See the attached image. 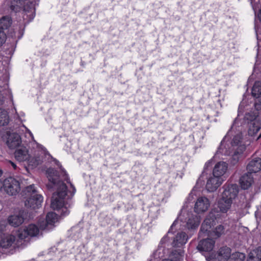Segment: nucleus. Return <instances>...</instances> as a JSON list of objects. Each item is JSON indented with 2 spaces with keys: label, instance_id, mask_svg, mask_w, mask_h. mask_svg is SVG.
<instances>
[{
  "label": "nucleus",
  "instance_id": "nucleus-1",
  "mask_svg": "<svg viewBox=\"0 0 261 261\" xmlns=\"http://www.w3.org/2000/svg\"><path fill=\"white\" fill-rule=\"evenodd\" d=\"M46 172L49 181V183L46 185L47 189L56 190V192L53 193L52 196L51 207L54 210H61V216H65L69 213V211L65 206L64 199L66 196L71 198L75 191V189L71 184V186L73 187V191L70 195H67V186L60 179L58 172L54 168H48Z\"/></svg>",
  "mask_w": 261,
  "mask_h": 261
},
{
  "label": "nucleus",
  "instance_id": "nucleus-2",
  "mask_svg": "<svg viewBox=\"0 0 261 261\" xmlns=\"http://www.w3.org/2000/svg\"><path fill=\"white\" fill-rule=\"evenodd\" d=\"M25 199V206L31 209L38 208L43 201L42 196L37 193L33 185L27 187L22 192Z\"/></svg>",
  "mask_w": 261,
  "mask_h": 261
},
{
  "label": "nucleus",
  "instance_id": "nucleus-3",
  "mask_svg": "<svg viewBox=\"0 0 261 261\" xmlns=\"http://www.w3.org/2000/svg\"><path fill=\"white\" fill-rule=\"evenodd\" d=\"M0 139L10 149H14L21 144L20 136L16 132L8 128L0 130Z\"/></svg>",
  "mask_w": 261,
  "mask_h": 261
},
{
  "label": "nucleus",
  "instance_id": "nucleus-4",
  "mask_svg": "<svg viewBox=\"0 0 261 261\" xmlns=\"http://www.w3.org/2000/svg\"><path fill=\"white\" fill-rule=\"evenodd\" d=\"M28 0H12L10 5V8L12 11L15 13L19 12L23 9L24 14L23 17L27 18L29 17L33 19L35 16V6L33 3L28 2L25 5V2Z\"/></svg>",
  "mask_w": 261,
  "mask_h": 261
},
{
  "label": "nucleus",
  "instance_id": "nucleus-5",
  "mask_svg": "<svg viewBox=\"0 0 261 261\" xmlns=\"http://www.w3.org/2000/svg\"><path fill=\"white\" fill-rule=\"evenodd\" d=\"M5 191L10 195H15L20 191V183L12 177L5 179L3 183Z\"/></svg>",
  "mask_w": 261,
  "mask_h": 261
},
{
  "label": "nucleus",
  "instance_id": "nucleus-6",
  "mask_svg": "<svg viewBox=\"0 0 261 261\" xmlns=\"http://www.w3.org/2000/svg\"><path fill=\"white\" fill-rule=\"evenodd\" d=\"M58 221V215L54 212L48 213L46 220L39 222L40 228L42 230H50L54 227V224Z\"/></svg>",
  "mask_w": 261,
  "mask_h": 261
},
{
  "label": "nucleus",
  "instance_id": "nucleus-7",
  "mask_svg": "<svg viewBox=\"0 0 261 261\" xmlns=\"http://www.w3.org/2000/svg\"><path fill=\"white\" fill-rule=\"evenodd\" d=\"M39 232L38 227L35 224H30L23 229L18 231V237L20 240H23L28 236L35 237Z\"/></svg>",
  "mask_w": 261,
  "mask_h": 261
},
{
  "label": "nucleus",
  "instance_id": "nucleus-8",
  "mask_svg": "<svg viewBox=\"0 0 261 261\" xmlns=\"http://www.w3.org/2000/svg\"><path fill=\"white\" fill-rule=\"evenodd\" d=\"M224 191L222 194V197L227 199L231 200L234 199L237 196L238 192V186L236 184L228 185L224 186Z\"/></svg>",
  "mask_w": 261,
  "mask_h": 261
},
{
  "label": "nucleus",
  "instance_id": "nucleus-9",
  "mask_svg": "<svg viewBox=\"0 0 261 261\" xmlns=\"http://www.w3.org/2000/svg\"><path fill=\"white\" fill-rule=\"evenodd\" d=\"M26 217L27 213L24 210H21L18 214L9 217L8 222L12 226L18 227L23 223Z\"/></svg>",
  "mask_w": 261,
  "mask_h": 261
},
{
  "label": "nucleus",
  "instance_id": "nucleus-10",
  "mask_svg": "<svg viewBox=\"0 0 261 261\" xmlns=\"http://www.w3.org/2000/svg\"><path fill=\"white\" fill-rule=\"evenodd\" d=\"M223 181L222 177H219L213 175L207 179L206 189L210 192H214L221 186Z\"/></svg>",
  "mask_w": 261,
  "mask_h": 261
},
{
  "label": "nucleus",
  "instance_id": "nucleus-11",
  "mask_svg": "<svg viewBox=\"0 0 261 261\" xmlns=\"http://www.w3.org/2000/svg\"><path fill=\"white\" fill-rule=\"evenodd\" d=\"M209 200L205 197H201L197 199L194 206V211L197 213L206 211L210 207Z\"/></svg>",
  "mask_w": 261,
  "mask_h": 261
},
{
  "label": "nucleus",
  "instance_id": "nucleus-12",
  "mask_svg": "<svg viewBox=\"0 0 261 261\" xmlns=\"http://www.w3.org/2000/svg\"><path fill=\"white\" fill-rule=\"evenodd\" d=\"M216 217L213 213H210L202 223L200 231L206 233L210 231L212 226L215 224Z\"/></svg>",
  "mask_w": 261,
  "mask_h": 261
},
{
  "label": "nucleus",
  "instance_id": "nucleus-13",
  "mask_svg": "<svg viewBox=\"0 0 261 261\" xmlns=\"http://www.w3.org/2000/svg\"><path fill=\"white\" fill-rule=\"evenodd\" d=\"M215 242L212 239H205L200 241L197 248L200 251L209 252L213 250Z\"/></svg>",
  "mask_w": 261,
  "mask_h": 261
},
{
  "label": "nucleus",
  "instance_id": "nucleus-14",
  "mask_svg": "<svg viewBox=\"0 0 261 261\" xmlns=\"http://www.w3.org/2000/svg\"><path fill=\"white\" fill-rule=\"evenodd\" d=\"M231 254V250L230 248L224 246L219 249L216 255V261L229 260Z\"/></svg>",
  "mask_w": 261,
  "mask_h": 261
},
{
  "label": "nucleus",
  "instance_id": "nucleus-15",
  "mask_svg": "<svg viewBox=\"0 0 261 261\" xmlns=\"http://www.w3.org/2000/svg\"><path fill=\"white\" fill-rule=\"evenodd\" d=\"M227 164L224 162H218L214 166L213 170V175L219 177L222 176L225 173L227 170Z\"/></svg>",
  "mask_w": 261,
  "mask_h": 261
},
{
  "label": "nucleus",
  "instance_id": "nucleus-16",
  "mask_svg": "<svg viewBox=\"0 0 261 261\" xmlns=\"http://www.w3.org/2000/svg\"><path fill=\"white\" fill-rule=\"evenodd\" d=\"M15 159L19 162L27 161L30 158L28 150L25 147L20 146L14 152Z\"/></svg>",
  "mask_w": 261,
  "mask_h": 261
},
{
  "label": "nucleus",
  "instance_id": "nucleus-17",
  "mask_svg": "<svg viewBox=\"0 0 261 261\" xmlns=\"http://www.w3.org/2000/svg\"><path fill=\"white\" fill-rule=\"evenodd\" d=\"M187 240L188 236L185 232H178L174 238L172 245L174 247H180L185 244Z\"/></svg>",
  "mask_w": 261,
  "mask_h": 261
},
{
  "label": "nucleus",
  "instance_id": "nucleus-18",
  "mask_svg": "<svg viewBox=\"0 0 261 261\" xmlns=\"http://www.w3.org/2000/svg\"><path fill=\"white\" fill-rule=\"evenodd\" d=\"M246 149L245 145H240L237 148H233L234 150L232 156L230 159V163L232 165H235L242 157V154Z\"/></svg>",
  "mask_w": 261,
  "mask_h": 261
},
{
  "label": "nucleus",
  "instance_id": "nucleus-19",
  "mask_svg": "<svg viewBox=\"0 0 261 261\" xmlns=\"http://www.w3.org/2000/svg\"><path fill=\"white\" fill-rule=\"evenodd\" d=\"M253 182L252 173L248 172L244 174L240 179V182L242 189H248Z\"/></svg>",
  "mask_w": 261,
  "mask_h": 261
},
{
  "label": "nucleus",
  "instance_id": "nucleus-20",
  "mask_svg": "<svg viewBox=\"0 0 261 261\" xmlns=\"http://www.w3.org/2000/svg\"><path fill=\"white\" fill-rule=\"evenodd\" d=\"M248 172L252 173H256L261 170V159L254 158L252 159L247 165Z\"/></svg>",
  "mask_w": 261,
  "mask_h": 261
},
{
  "label": "nucleus",
  "instance_id": "nucleus-21",
  "mask_svg": "<svg viewBox=\"0 0 261 261\" xmlns=\"http://www.w3.org/2000/svg\"><path fill=\"white\" fill-rule=\"evenodd\" d=\"M188 219L187 222V227L189 229H195L197 228L199 223L200 220L199 217L196 215L192 214H188Z\"/></svg>",
  "mask_w": 261,
  "mask_h": 261
},
{
  "label": "nucleus",
  "instance_id": "nucleus-22",
  "mask_svg": "<svg viewBox=\"0 0 261 261\" xmlns=\"http://www.w3.org/2000/svg\"><path fill=\"white\" fill-rule=\"evenodd\" d=\"M232 201L222 197L218 202V207L222 213H226L230 208Z\"/></svg>",
  "mask_w": 261,
  "mask_h": 261
},
{
  "label": "nucleus",
  "instance_id": "nucleus-23",
  "mask_svg": "<svg viewBox=\"0 0 261 261\" xmlns=\"http://www.w3.org/2000/svg\"><path fill=\"white\" fill-rule=\"evenodd\" d=\"M12 20L11 17L8 16H3L0 19V32L5 33V31L8 30L11 25Z\"/></svg>",
  "mask_w": 261,
  "mask_h": 261
},
{
  "label": "nucleus",
  "instance_id": "nucleus-24",
  "mask_svg": "<svg viewBox=\"0 0 261 261\" xmlns=\"http://www.w3.org/2000/svg\"><path fill=\"white\" fill-rule=\"evenodd\" d=\"M15 241V237L13 235H8L4 237L1 242L0 246L2 248H9L14 244Z\"/></svg>",
  "mask_w": 261,
  "mask_h": 261
},
{
  "label": "nucleus",
  "instance_id": "nucleus-25",
  "mask_svg": "<svg viewBox=\"0 0 261 261\" xmlns=\"http://www.w3.org/2000/svg\"><path fill=\"white\" fill-rule=\"evenodd\" d=\"M261 123L260 121H254L250 122L248 128V135L251 136H254L260 129Z\"/></svg>",
  "mask_w": 261,
  "mask_h": 261
},
{
  "label": "nucleus",
  "instance_id": "nucleus-26",
  "mask_svg": "<svg viewBox=\"0 0 261 261\" xmlns=\"http://www.w3.org/2000/svg\"><path fill=\"white\" fill-rule=\"evenodd\" d=\"M247 261H261V246L249 253Z\"/></svg>",
  "mask_w": 261,
  "mask_h": 261
},
{
  "label": "nucleus",
  "instance_id": "nucleus-27",
  "mask_svg": "<svg viewBox=\"0 0 261 261\" xmlns=\"http://www.w3.org/2000/svg\"><path fill=\"white\" fill-rule=\"evenodd\" d=\"M9 116L8 112L5 110L0 109V126L7 125L9 123Z\"/></svg>",
  "mask_w": 261,
  "mask_h": 261
},
{
  "label": "nucleus",
  "instance_id": "nucleus-28",
  "mask_svg": "<svg viewBox=\"0 0 261 261\" xmlns=\"http://www.w3.org/2000/svg\"><path fill=\"white\" fill-rule=\"evenodd\" d=\"M252 95L253 97L258 98L261 95V82H256L252 89Z\"/></svg>",
  "mask_w": 261,
  "mask_h": 261
},
{
  "label": "nucleus",
  "instance_id": "nucleus-29",
  "mask_svg": "<svg viewBox=\"0 0 261 261\" xmlns=\"http://www.w3.org/2000/svg\"><path fill=\"white\" fill-rule=\"evenodd\" d=\"M245 257V254L237 252L231 254L228 261H244Z\"/></svg>",
  "mask_w": 261,
  "mask_h": 261
},
{
  "label": "nucleus",
  "instance_id": "nucleus-30",
  "mask_svg": "<svg viewBox=\"0 0 261 261\" xmlns=\"http://www.w3.org/2000/svg\"><path fill=\"white\" fill-rule=\"evenodd\" d=\"M258 115V112H250L246 113L245 117H244V119H245V120L250 121V122H252L254 121H259L258 119H256Z\"/></svg>",
  "mask_w": 261,
  "mask_h": 261
},
{
  "label": "nucleus",
  "instance_id": "nucleus-31",
  "mask_svg": "<svg viewBox=\"0 0 261 261\" xmlns=\"http://www.w3.org/2000/svg\"><path fill=\"white\" fill-rule=\"evenodd\" d=\"M27 161L29 166L35 167L41 163L42 160L40 156L30 157Z\"/></svg>",
  "mask_w": 261,
  "mask_h": 261
},
{
  "label": "nucleus",
  "instance_id": "nucleus-32",
  "mask_svg": "<svg viewBox=\"0 0 261 261\" xmlns=\"http://www.w3.org/2000/svg\"><path fill=\"white\" fill-rule=\"evenodd\" d=\"M242 135L241 134H237L234 136L232 141H231V146L233 147V148H237L240 145H243L242 144Z\"/></svg>",
  "mask_w": 261,
  "mask_h": 261
},
{
  "label": "nucleus",
  "instance_id": "nucleus-33",
  "mask_svg": "<svg viewBox=\"0 0 261 261\" xmlns=\"http://www.w3.org/2000/svg\"><path fill=\"white\" fill-rule=\"evenodd\" d=\"M183 251L181 250H174L172 251L170 254V259H172L176 261L179 259L180 257L183 256Z\"/></svg>",
  "mask_w": 261,
  "mask_h": 261
},
{
  "label": "nucleus",
  "instance_id": "nucleus-34",
  "mask_svg": "<svg viewBox=\"0 0 261 261\" xmlns=\"http://www.w3.org/2000/svg\"><path fill=\"white\" fill-rule=\"evenodd\" d=\"M224 227L222 225H219L216 227L213 232L216 238H218L224 233Z\"/></svg>",
  "mask_w": 261,
  "mask_h": 261
},
{
  "label": "nucleus",
  "instance_id": "nucleus-35",
  "mask_svg": "<svg viewBox=\"0 0 261 261\" xmlns=\"http://www.w3.org/2000/svg\"><path fill=\"white\" fill-rule=\"evenodd\" d=\"M254 107L257 111L261 110V98H259L258 97V98L256 100L254 103Z\"/></svg>",
  "mask_w": 261,
  "mask_h": 261
},
{
  "label": "nucleus",
  "instance_id": "nucleus-36",
  "mask_svg": "<svg viewBox=\"0 0 261 261\" xmlns=\"http://www.w3.org/2000/svg\"><path fill=\"white\" fill-rule=\"evenodd\" d=\"M6 33L0 32V46H2L6 41Z\"/></svg>",
  "mask_w": 261,
  "mask_h": 261
},
{
  "label": "nucleus",
  "instance_id": "nucleus-37",
  "mask_svg": "<svg viewBox=\"0 0 261 261\" xmlns=\"http://www.w3.org/2000/svg\"><path fill=\"white\" fill-rule=\"evenodd\" d=\"M6 164L9 167L11 166L14 170H16L17 169V165H16V164L11 161H7L6 162Z\"/></svg>",
  "mask_w": 261,
  "mask_h": 261
},
{
  "label": "nucleus",
  "instance_id": "nucleus-38",
  "mask_svg": "<svg viewBox=\"0 0 261 261\" xmlns=\"http://www.w3.org/2000/svg\"><path fill=\"white\" fill-rule=\"evenodd\" d=\"M4 102V96L0 90V105H2Z\"/></svg>",
  "mask_w": 261,
  "mask_h": 261
},
{
  "label": "nucleus",
  "instance_id": "nucleus-39",
  "mask_svg": "<svg viewBox=\"0 0 261 261\" xmlns=\"http://www.w3.org/2000/svg\"><path fill=\"white\" fill-rule=\"evenodd\" d=\"M256 3L257 2H256V0H254L253 2H251L253 9L255 12L256 11V9L258 8V7L257 5H256Z\"/></svg>",
  "mask_w": 261,
  "mask_h": 261
},
{
  "label": "nucleus",
  "instance_id": "nucleus-40",
  "mask_svg": "<svg viewBox=\"0 0 261 261\" xmlns=\"http://www.w3.org/2000/svg\"><path fill=\"white\" fill-rule=\"evenodd\" d=\"M258 18H259L260 21L261 22V9L259 10V12L258 14Z\"/></svg>",
  "mask_w": 261,
  "mask_h": 261
},
{
  "label": "nucleus",
  "instance_id": "nucleus-41",
  "mask_svg": "<svg viewBox=\"0 0 261 261\" xmlns=\"http://www.w3.org/2000/svg\"><path fill=\"white\" fill-rule=\"evenodd\" d=\"M162 261H175V260L174 259H172L167 258V259H163Z\"/></svg>",
  "mask_w": 261,
  "mask_h": 261
},
{
  "label": "nucleus",
  "instance_id": "nucleus-42",
  "mask_svg": "<svg viewBox=\"0 0 261 261\" xmlns=\"http://www.w3.org/2000/svg\"><path fill=\"white\" fill-rule=\"evenodd\" d=\"M55 162H56V164H57V165L59 166H60L59 162L58 161H57V160Z\"/></svg>",
  "mask_w": 261,
  "mask_h": 261
},
{
  "label": "nucleus",
  "instance_id": "nucleus-43",
  "mask_svg": "<svg viewBox=\"0 0 261 261\" xmlns=\"http://www.w3.org/2000/svg\"><path fill=\"white\" fill-rule=\"evenodd\" d=\"M60 168H61V169L62 171V172H64L65 174H66L65 171L63 169H62V166H60Z\"/></svg>",
  "mask_w": 261,
  "mask_h": 261
},
{
  "label": "nucleus",
  "instance_id": "nucleus-44",
  "mask_svg": "<svg viewBox=\"0 0 261 261\" xmlns=\"http://www.w3.org/2000/svg\"><path fill=\"white\" fill-rule=\"evenodd\" d=\"M2 173H3V171L2 169H0V177L1 176V175H2Z\"/></svg>",
  "mask_w": 261,
  "mask_h": 261
},
{
  "label": "nucleus",
  "instance_id": "nucleus-45",
  "mask_svg": "<svg viewBox=\"0 0 261 261\" xmlns=\"http://www.w3.org/2000/svg\"><path fill=\"white\" fill-rule=\"evenodd\" d=\"M261 137V134L259 135V136L257 137V139L260 138Z\"/></svg>",
  "mask_w": 261,
  "mask_h": 261
}]
</instances>
